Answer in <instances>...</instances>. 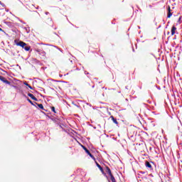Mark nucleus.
<instances>
[{
    "mask_svg": "<svg viewBox=\"0 0 182 182\" xmlns=\"http://www.w3.org/2000/svg\"><path fill=\"white\" fill-rule=\"evenodd\" d=\"M106 173L109 174V177L111 178V181L116 182V179L114 178V176H113V174H112V171L110 170V168L108 166L106 167Z\"/></svg>",
    "mask_w": 182,
    "mask_h": 182,
    "instance_id": "obj_1",
    "label": "nucleus"
},
{
    "mask_svg": "<svg viewBox=\"0 0 182 182\" xmlns=\"http://www.w3.org/2000/svg\"><path fill=\"white\" fill-rule=\"evenodd\" d=\"M0 80H1V82L4 83H6V85H11V82H9L8 80H6L4 76L0 75Z\"/></svg>",
    "mask_w": 182,
    "mask_h": 182,
    "instance_id": "obj_2",
    "label": "nucleus"
},
{
    "mask_svg": "<svg viewBox=\"0 0 182 182\" xmlns=\"http://www.w3.org/2000/svg\"><path fill=\"white\" fill-rule=\"evenodd\" d=\"M17 46H21V48H23V49L25 48V47L26 46V43H24L23 41H20L18 43H16Z\"/></svg>",
    "mask_w": 182,
    "mask_h": 182,
    "instance_id": "obj_3",
    "label": "nucleus"
},
{
    "mask_svg": "<svg viewBox=\"0 0 182 182\" xmlns=\"http://www.w3.org/2000/svg\"><path fill=\"white\" fill-rule=\"evenodd\" d=\"M28 96L29 97H31V99H32L33 100H35L36 102H38V98H36L35 97V95H33V94H31V93H28Z\"/></svg>",
    "mask_w": 182,
    "mask_h": 182,
    "instance_id": "obj_4",
    "label": "nucleus"
},
{
    "mask_svg": "<svg viewBox=\"0 0 182 182\" xmlns=\"http://www.w3.org/2000/svg\"><path fill=\"white\" fill-rule=\"evenodd\" d=\"M97 167L100 170V171L102 173V174H105V171H103V168L97 162H96Z\"/></svg>",
    "mask_w": 182,
    "mask_h": 182,
    "instance_id": "obj_5",
    "label": "nucleus"
},
{
    "mask_svg": "<svg viewBox=\"0 0 182 182\" xmlns=\"http://www.w3.org/2000/svg\"><path fill=\"white\" fill-rule=\"evenodd\" d=\"M176 31H177V28H176V26H172L171 28V36H173V35H174V33H176Z\"/></svg>",
    "mask_w": 182,
    "mask_h": 182,
    "instance_id": "obj_6",
    "label": "nucleus"
},
{
    "mask_svg": "<svg viewBox=\"0 0 182 182\" xmlns=\"http://www.w3.org/2000/svg\"><path fill=\"white\" fill-rule=\"evenodd\" d=\"M110 118L112 119L113 123H114L115 124H119V122H117V119L116 118H114V117L111 116Z\"/></svg>",
    "mask_w": 182,
    "mask_h": 182,
    "instance_id": "obj_7",
    "label": "nucleus"
},
{
    "mask_svg": "<svg viewBox=\"0 0 182 182\" xmlns=\"http://www.w3.org/2000/svg\"><path fill=\"white\" fill-rule=\"evenodd\" d=\"M36 105L41 109V110H45V108L43 107V105L42 104H38L37 102H35Z\"/></svg>",
    "mask_w": 182,
    "mask_h": 182,
    "instance_id": "obj_8",
    "label": "nucleus"
},
{
    "mask_svg": "<svg viewBox=\"0 0 182 182\" xmlns=\"http://www.w3.org/2000/svg\"><path fill=\"white\" fill-rule=\"evenodd\" d=\"M145 166H146V167H148V168H149L150 170H151L152 166H151V164H150V162L146 161V162L145 163Z\"/></svg>",
    "mask_w": 182,
    "mask_h": 182,
    "instance_id": "obj_9",
    "label": "nucleus"
},
{
    "mask_svg": "<svg viewBox=\"0 0 182 182\" xmlns=\"http://www.w3.org/2000/svg\"><path fill=\"white\" fill-rule=\"evenodd\" d=\"M82 147L83 150H85V153H87V154L90 153V151H89V149H87V148H86L85 146L82 145Z\"/></svg>",
    "mask_w": 182,
    "mask_h": 182,
    "instance_id": "obj_10",
    "label": "nucleus"
},
{
    "mask_svg": "<svg viewBox=\"0 0 182 182\" xmlns=\"http://www.w3.org/2000/svg\"><path fill=\"white\" fill-rule=\"evenodd\" d=\"M172 15H173V14L171 11L170 7H168V12L167 18H171Z\"/></svg>",
    "mask_w": 182,
    "mask_h": 182,
    "instance_id": "obj_11",
    "label": "nucleus"
},
{
    "mask_svg": "<svg viewBox=\"0 0 182 182\" xmlns=\"http://www.w3.org/2000/svg\"><path fill=\"white\" fill-rule=\"evenodd\" d=\"M24 49L28 52V51L31 50V46H26L24 47Z\"/></svg>",
    "mask_w": 182,
    "mask_h": 182,
    "instance_id": "obj_12",
    "label": "nucleus"
},
{
    "mask_svg": "<svg viewBox=\"0 0 182 182\" xmlns=\"http://www.w3.org/2000/svg\"><path fill=\"white\" fill-rule=\"evenodd\" d=\"M24 85H25L26 86H28V87H29V89H33V88H32V86H31L29 84H28V82H24Z\"/></svg>",
    "mask_w": 182,
    "mask_h": 182,
    "instance_id": "obj_13",
    "label": "nucleus"
},
{
    "mask_svg": "<svg viewBox=\"0 0 182 182\" xmlns=\"http://www.w3.org/2000/svg\"><path fill=\"white\" fill-rule=\"evenodd\" d=\"M27 100H28V102L29 103H31V105H32L33 106H35L34 104H33V102H32V100H29V98H28Z\"/></svg>",
    "mask_w": 182,
    "mask_h": 182,
    "instance_id": "obj_14",
    "label": "nucleus"
},
{
    "mask_svg": "<svg viewBox=\"0 0 182 182\" xmlns=\"http://www.w3.org/2000/svg\"><path fill=\"white\" fill-rule=\"evenodd\" d=\"M51 110H52V112H53V113H56V110L55 109V107H52Z\"/></svg>",
    "mask_w": 182,
    "mask_h": 182,
    "instance_id": "obj_15",
    "label": "nucleus"
},
{
    "mask_svg": "<svg viewBox=\"0 0 182 182\" xmlns=\"http://www.w3.org/2000/svg\"><path fill=\"white\" fill-rule=\"evenodd\" d=\"M89 154V156H90V157H91V159H95V156L92 154H90V152H89V154Z\"/></svg>",
    "mask_w": 182,
    "mask_h": 182,
    "instance_id": "obj_16",
    "label": "nucleus"
},
{
    "mask_svg": "<svg viewBox=\"0 0 182 182\" xmlns=\"http://www.w3.org/2000/svg\"><path fill=\"white\" fill-rule=\"evenodd\" d=\"M85 75H89V73H87V71H85Z\"/></svg>",
    "mask_w": 182,
    "mask_h": 182,
    "instance_id": "obj_17",
    "label": "nucleus"
},
{
    "mask_svg": "<svg viewBox=\"0 0 182 182\" xmlns=\"http://www.w3.org/2000/svg\"><path fill=\"white\" fill-rule=\"evenodd\" d=\"M140 173H141V174H145L146 173V172H144V171H141Z\"/></svg>",
    "mask_w": 182,
    "mask_h": 182,
    "instance_id": "obj_18",
    "label": "nucleus"
},
{
    "mask_svg": "<svg viewBox=\"0 0 182 182\" xmlns=\"http://www.w3.org/2000/svg\"><path fill=\"white\" fill-rule=\"evenodd\" d=\"M46 15H49V12H46Z\"/></svg>",
    "mask_w": 182,
    "mask_h": 182,
    "instance_id": "obj_19",
    "label": "nucleus"
},
{
    "mask_svg": "<svg viewBox=\"0 0 182 182\" xmlns=\"http://www.w3.org/2000/svg\"><path fill=\"white\" fill-rule=\"evenodd\" d=\"M42 53H43V55H46V53H45V51H43Z\"/></svg>",
    "mask_w": 182,
    "mask_h": 182,
    "instance_id": "obj_20",
    "label": "nucleus"
},
{
    "mask_svg": "<svg viewBox=\"0 0 182 182\" xmlns=\"http://www.w3.org/2000/svg\"><path fill=\"white\" fill-rule=\"evenodd\" d=\"M0 5H4V4H2V2H1V1H0Z\"/></svg>",
    "mask_w": 182,
    "mask_h": 182,
    "instance_id": "obj_21",
    "label": "nucleus"
},
{
    "mask_svg": "<svg viewBox=\"0 0 182 182\" xmlns=\"http://www.w3.org/2000/svg\"><path fill=\"white\" fill-rule=\"evenodd\" d=\"M25 29H26V31H28V28H25Z\"/></svg>",
    "mask_w": 182,
    "mask_h": 182,
    "instance_id": "obj_22",
    "label": "nucleus"
},
{
    "mask_svg": "<svg viewBox=\"0 0 182 182\" xmlns=\"http://www.w3.org/2000/svg\"><path fill=\"white\" fill-rule=\"evenodd\" d=\"M37 52L39 53V52H40L39 50H37Z\"/></svg>",
    "mask_w": 182,
    "mask_h": 182,
    "instance_id": "obj_23",
    "label": "nucleus"
},
{
    "mask_svg": "<svg viewBox=\"0 0 182 182\" xmlns=\"http://www.w3.org/2000/svg\"><path fill=\"white\" fill-rule=\"evenodd\" d=\"M0 31H2V28H0Z\"/></svg>",
    "mask_w": 182,
    "mask_h": 182,
    "instance_id": "obj_24",
    "label": "nucleus"
}]
</instances>
